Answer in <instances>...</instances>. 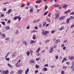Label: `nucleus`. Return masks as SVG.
Segmentation results:
<instances>
[{
    "mask_svg": "<svg viewBox=\"0 0 74 74\" xmlns=\"http://www.w3.org/2000/svg\"><path fill=\"white\" fill-rule=\"evenodd\" d=\"M42 34L44 36H46L48 34V32L47 31H42Z\"/></svg>",
    "mask_w": 74,
    "mask_h": 74,
    "instance_id": "obj_1",
    "label": "nucleus"
},
{
    "mask_svg": "<svg viewBox=\"0 0 74 74\" xmlns=\"http://www.w3.org/2000/svg\"><path fill=\"white\" fill-rule=\"evenodd\" d=\"M59 17V13H56L55 14V18L56 19H58Z\"/></svg>",
    "mask_w": 74,
    "mask_h": 74,
    "instance_id": "obj_2",
    "label": "nucleus"
},
{
    "mask_svg": "<svg viewBox=\"0 0 74 74\" xmlns=\"http://www.w3.org/2000/svg\"><path fill=\"white\" fill-rule=\"evenodd\" d=\"M53 47H51V48L49 50V52H50V53H52V52H53Z\"/></svg>",
    "mask_w": 74,
    "mask_h": 74,
    "instance_id": "obj_3",
    "label": "nucleus"
},
{
    "mask_svg": "<svg viewBox=\"0 0 74 74\" xmlns=\"http://www.w3.org/2000/svg\"><path fill=\"white\" fill-rule=\"evenodd\" d=\"M19 18H20V16H16L13 19L14 20H16L17 19H19Z\"/></svg>",
    "mask_w": 74,
    "mask_h": 74,
    "instance_id": "obj_4",
    "label": "nucleus"
},
{
    "mask_svg": "<svg viewBox=\"0 0 74 74\" xmlns=\"http://www.w3.org/2000/svg\"><path fill=\"white\" fill-rule=\"evenodd\" d=\"M22 70H21V69H20L18 71V74H21L22 73Z\"/></svg>",
    "mask_w": 74,
    "mask_h": 74,
    "instance_id": "obj_5",
    "label": "nucleus"
},
{
    "mask_svg": "<svg viewBox=\"0 0 74 74\" xmlns=\"http://www.w3.org/2000/svg\"><path fill=\"white\" fill-rule=\"evenodd\" d=\"M41 1H42L41 0H38L37 1H36V3H40Z\"/></svg>",
    "mask_w": 74,
    "mask_h": 74,
    "instance_id": "obj_6",
    "label": "nucleus"
},
{
    "mask_svg": "<svg viewBox=\"0 0 74 74\" xmlns=\"http://www.w3.org/2000/svg\"><path fill=\"white\" fill-rule=\"evenodd\" d=\"M16 52H14L12 55V57H14V56H16Z\"/></svg>",
    "mask_w": 74,
    "mask_h": 74,
    "instance_id": "obj_7",
    "label": "nucleus"
},
{
    "mask_svg": "<svg viewBox=\"0 0 74 74\" xmlns=\"http://www.w3.org/2000/svg\"><path fill=\"white\" fill-rule=\"evenodd\" d=\"M6 30H9V29H10V26H6Z\"/></svg>",
    "mask_w": 74,
    "mask_h": 74,
    "instance_id": "obj_8",
    "label": "nucleus"
},
{
    "mask_svg": "<svg viewBox=\"0 0 74 74\" xmlns=\"http://www.w3.org/2000/svg\"><path fill=\"white\" fill-rule=\"evenodd\" d=\"M67 7V5L66 4H65L62 6V8H66Z\"/></svg>",
    "mask_w": 74,
    "mask_h": 74,
    "instance_id": "obj_9",
    "label": "nucleus"
},
{
    "mask_svg": "<svg viewBox=\"0 0 74 74\" xmlns=\"http://www.w3.org/2000/svg\"><path fill=\"white\" fill-rule=\"evenodd\" d=\"M12 11V10H11V9H10L8 11V14H10L11 13V12Z\"/></svg>",
    "mask_w": 74,
    "mask_h": 74,
    "instance_id": "obj_10",
    "label": "nucleus"
},
{
    "mask_svg": "<svg viewBox=\"0 0 74 74\" xmlns=\"http://www.w3.org/2000/svg\"><path fill=\"white\" fill-rule=\"evenodd\" d=\"M40 47H39L38 48L36 51V53H38V52H39V51H40Z\"/></svg>",
    "mask_w": 74,
    "mask_h": 74,
    "instance_id": "obj_11",
    "label": "nucleus"
},
{
    "mask_svg": "<svg viewBox=\"0 0 74 74\" xmlns=\"http://www.w3.org/2000/svg\"><path fill=\"white\" fill-rule=\"evenodd\" d=\"M1 36H2L3 37L5 38V36H6L5 34L4 33L3 34L1 35Z\"/></svg>",
    "mask_w": 74,
    "mask_h": 74,
    "instance_id": "obj_12",
    "label": "nucleus"
},
{
    "mask_svg": "<svg viewBox=\"0 0 74 74\" xmlns=\"http://www.w3.org/2000/svg\"><path fill=\"white\" fill-rule=\"evenodd\" d=\"M54 7H59V5L58 4H55L53 5Z\"/></svg>",
    "mask_w": 74,
    "mask_h": 74,
    "instance_id": "obj_13",
    "label": "nucleus"
},
{
    "mask_svg": "<svg viewBox=\"0 0 74 74\" xmlns=\"http://www.w3.org/2000/svg\"><path fill=\"white\" fill-rule=\"evenodd\" d=\"M29 63L30 64L32 63H34V61L33 60H30L29 61Z\"/></svg>",
    "mask_w": 74,
    "mask_h": 74,
    "instance_id": "obj_14",
    "label": "nucleus"
},
{
    "mask_svg": "<svg viewBox=\"0 0 74 74\" xmlns=\"http://www.w3.org/2000/svg\"><path fill=\"white\" fill-rule=\"evenodd\" d=\"M29 69H27L26 71L25 72V74H27L28 72H29Z\"/></svg>",
    "mask_w": 74,
    "mask_h": 74,
    "instance_id": "obj_15",
    "label": "nucleus"
},
{
    "mask_svg": "<svg viewBox=\"0 0 74 74\" xmlns=\"http://www.w3.org/2000/svg\"><path fill=\"white\" fill-rule=\"evenodd\" d=\"M70 20V18H68L67 21H66V23H68L69 22V21Z\"/></svg>",
    "mask_w": 74,
    "mask_h": 74,
    "instance_id": "obj_16",
    "label": "nucleus"
},
{
    "mask_svg": "<svg viewBox=\"0 0 74 74\" xmlns=\"http://www.w3.org/2000/svg\"><path fill=\"white\" fill-rule=\"evenodd\" d=\"M32 38L33 40H35L36 38V36L35 35H33L32 36Z\"/></svg>",
    "mask_w": 74,
    "mask_h": 74,
    "instance_id": "obj_17",
    "label": "nucleus"
},
{
    "mask_svg": "<svg viewBox=\"0 0 74 74\" xmlns=\"http://www.w3.org/2000/svg\"><path fill=\"white\" fill-rule=\"evenodd\" d=\"M8 65L9 67H11V68H12V67H13V66H11L10 64H8Z\"/></svg>",
    "mask_w": 74,
    "mask_h": 74,
    "instance_id": "obj_18",
    "label": "nucleus"
},
{
    "mask_svg": "<svg viewBox=\"0 0 74 74\" xmlns=\"http://www.w3.org/2000/svg\"><path fill=\"white\" fill-rule=\"evenodd\" d=\"M35 67L36 69H38L39 68V67H40V66L37 64H36V65Z\"/></svg>",
    "mask_w": 74,
    "mask_h": 74,
    "instance_id": "obj_19",
    "label": "nucleus"
},
{
    "mask_svg": "<svg viewBox=\"0 0 74 74\" xmlns=\"http://www.w3.org/2000/svg\"><path fill=\"white\" fill-rule=\"evenodd\" d=\"M60 18L61 19V20H63L65 18V16L61 17Z\"/></svg>",
    "mask_w": 74,
    "mask_h": 74,
    "instance_id": "obj_20",
    "label": "nucleus"
},
{
    "mask_svg": "<svg viewBox=\"0 0 74 74\" xmlns=\"http://www.w3.org/2000/svg\"><path fill=\"white\" fill-rule=\"evenodd\" d=\"M48 13V11H47L44 14V15H46Z\"/></svg>",
    "mask_w": 74,
    "mask_h": 74,
    "instance_id": "obj_21",
    "label": "nucleus"
},
{
    "mask_svg": "<svg viewBox=\"0 0 74 74\" xmlns=\"http://www.w3.org/2000/svg\"><path fill=\"white\" fill-rule=\"evenodd\" d=\"M1 23L3 25H4V26L5 25V22L4 21H2L1 22Z\"/></svg>",
    "mask_w": 74,
    "mask_h": 74,
    "instance_id": "obj_22",
    "label": "nucleus"
},
{
    "mask_svg": "<svg viewBox=\"0 0 74 74\" xmlns=\"http://www.w3.org/2000/svg\"><path fill=\"white\" fill-rule=\"evenodd\" d=\"M23 43L25 45H27V43L26 42V41H24L23 42Z\"/></svg>",
    "mask_w": 74,
    "mask_h": 74,
    "instance_id": "obj_23",
    "label": "nucleus"
},
{
    "mask_svg": "<svg viewBox=\"0 0 74 74\" xmlns=\"http://www.w3.org/2000/svg\"><path fill=\"white\" fill-rule=\"evenodd\" d=\"M43 69L45 70L44 71H47V68H44Z\"/></svg>",
    "mask_w": 74,
    "mask_h": 74,
    "instance_id": "obj_24",
    "label": "nucleus"
},
{
    "mask_svg": "<svg viewBox=\"0 0 74 74\" xmlns=\"http://www.w3.org/2000/svg\"><path fill=\"white\" fill-rule=\"evenodd\" d=\"M43 26H45V25H46V24H47V23L46 22H44L43 23Z\"/></svg>",
    "mask_w": 74,
    "mask_h": 74,
    "instance_id": "obj_25",
    "label": "nucleus"
},
{
    "mask_svg": "<svg viewBox=\"0 0 74 74\" xmlns=\"http://www.w3.org/2000/svg\"><path fill=\"white\" fill-rule=\"evenodd\" d=\"M24 6H25V3H23L21 5V7H23Z\"/></svg>",
    "mask_w": 74,
    "mask_h": 74,
    "instance_id": "obj_26",
    "label": "nucleus"
},
{
    "mask_svg": "<svg viewBox=\"0 0 74 74\" xmlns=\"http://www.w3.org/2000/svg\"><path fill=\"white\" fill-rule=\"evenodd\" d=\"M9 71H8V70H7L6 71H5V74H8V73Z\"/></svg>",
    "mask_w": 74,
    "mask_h": 74,
    "instance_id": "obj_27",
    "label": "nucleus"
},
{
    "mask_svg": "<svg viewBox=\"0 0 74 74\" xmlns=\"http://www.w3.org/2000/svg\"><path fill=\"white\" fill-rule=\"evenodd\" d=\"M73 58H72V57H70V56L69 57V59L70 60H73Z\"/></svg>",
    "mask_w": 74,
    "mask_h": 74,
    "instance_id": "obj_28",
    "label": "nucleus"
},
{
    "mask_svg": "<svg viewBox=\"0 0 74 74\" xmlns=\"http://www.w3.org/2000/svg\"><path fill=\"white\" fill-rule=\"evenodd\" d=\"M70 12V10H68V11L65 12H64V13L67 14V12Z\"/></svg>",
    "mask_w": 74,
    "mask_h": 74,
    "instance_id": "obj_29",
    "label": "nucleus"
},
{
    "mask_svg": "<svg viewBox=\"0 0 74 74\" xmlns=\"http://www.w3.org/2000/svg\"><path fill=\"white\" fill-rule=\"evenodd\" d=\"M27 55L28 56H29V55H30V53L29 52L27 51Z\"/></svg>",
    "mask_w": 74,
    "mask_h": 74,
    "instance_id": "obj_30",
    "label": "nucleus"
},
{
    "mask_svg": "<svg viewBox=\"0 0 74 74\" xmlns=\"http://www.w3.org/2000/svg\"><path fill=\"white\" fill-rule=\"evenodd\" d=\"M63 68L64 69H67V66H63Z\"/></svg>",
    "mask_w": 74,
    "mask_h": 74,
    "instance_id": "obj_31",
    "label": "nucleus"
},
{
    "mask_svg": "<svg viewBox=\"0 0 74 74\" xmlns=\"http://www.w3.org/2000/svg\"><path fill=\"white\" fill-rule=\"evenodd\" d=\"M34 40H31L30 41V43L31 44H33V43L34 42Z\"/></svg>",
    "mask_w": 74,
    "mask_h": 74,
    "instance_id": "obj_32",
    "label": "nucleus"
},
{
    "mask_svg": "<svg viewBox=\"0 0 74 74\" xmlns=\"http://www.w3.org/2000/svg\"><path fill=\"white\" fill-rule=\"evenodd\" d=\"M44 67H48V64H46L44 66Z\"/></svg>",
    "mask_w": 74,
    "mask_h": 74,
    "instance_id": "obj_33",
    "label": "nucleus"
},
{
    "mask_svg": "<svg viewBox=\"0 0 74 74\" xmlns=\"http://www.w3.org/2000/svg\"><path fill=\"white\" fill-rule=\"evenodd\" d=\"M5 60H7V61H9V60H10V59L8 58H5Z\"/></svg>",
    "mask_w": 74,
    "mask_h": 74,
    "instance_id": "obj_34",
    "label": "nucleus"
},
{
    "mask_svg": "<svg viewBox=\"0 0 74 74\" xmlns=\"http://www.w3.org/2000/svg\"><path fill=\"white\" fill-rule=\"evenodd\" d=\"M19 33V31H16V32L15 33L16 34H18V33Z\"/></svg>",
    "mask_w": 74,
    "mask_h": 74,
    "instance_id": "obj_35",
    "label": "nucleus"
},
{
    "mask_svg": "<svg viewBox=\"0 0 74 74\" xmlns=\"http://www.w3.org/2000/svg\"><path fill=\"white\" fill-rule=\"evenodd\" d=\"M3 10L4 11H5L7 10V9L6 8H3Z\"/></svg>",
    "mask_w": 74,
    "mask_h": 74,
    "instance_id": "obj_36",
    "label": "nucleus"
},
{
    "mask_svg": "<svg viewBox=\"0 0 74 74\" xmlns=\"http://www.w3.org/2000/svg\"><path fill=\"white\" fill-rule=\"evenodd\" d=\"M2 73L3 74H5V71H2Z\"/></svg>",
    "mask_w": 74,
    "mask_h": 74,
    "instance_id": "obj_37",
    "label": "nucleus"
},
{
    "mask_svg": "<svg viewBox=\"0 0 74 74\" xmlns=\"http://www.w3.org/2000/svg\"><path fill=\"white\" fill-rule=\"evenodd\" d=\"M33 9H31L30 10V12H33Z\"/></svg>",
    "mask_w": 74,
    "mask_h": 74,
    "instance_id": "obj_38",
    "label": "nucleus"
},
{
    "mask_svg": "<svg viewBox=\"0 0 74 74\" xmlns=\"http://www.w3.org/2000/svg\"><path fill=\"white\" fill-rule=\"evenodd\" d=\"M47 22H51V20H50V19H47Z\"/></svg>",
    "mask_w": 74,
    "mask_h": 74,
    "instance_id": "obj_39",
    "label": "nucleus"
},
{
    "mask_svg": "<svg viewBox=\"0 0 74 74\" xmlns=\"http://www.w3.org/2000/svg\"><path fill=\"white\" fill-rule=\"evenodd\" d=\"M47 5H46L45 6V10H46L47 9Z\"/></svg>",
    "mask_w": 74,
    "mask_h": 74,
    "instance_id": "obj_40",
    "label": "nucleus"
},
{
    "mask_svg": "<svg viewBox=\"0 0 74 74\" xmlns=\"http://www.w3.org/2000/svg\"><path fill=\"white\" fill-rule=\"evenodd\" d=\"M38 70H36L35 71V73H38Z\"/></svg>",
    "mask_w": 74,
    "mask_h": 74,
    "instance_id": "obj_41",
    "label": "nucleus"
},
{
    "mask_svg": "<svg viewBox=\"0 0 74 74\" xmlns=\"http://www.w3.org/2000/svg\"><path fill=\"white\" fill-rule=\"evenodd\" d=\"M49 40H47L45 42V44H47V42H49Z\"/></svg>",
    "mask_w": 74,
    "mask_h": 74,
    "instance_id": "obj_42",
    "label": "nucleus"
},
{
    "mask_svg": "<svg viewBox=\"0 0 74 74\" xmlns=\"http://www.w3.org/2000/svg\"><path fill=\"white\" fill-rule=\"evenodd\" d=\"M34 29H38V27H37V26H36V27H34Z\"/></svg>",
    "mask_w": 74,
    "mask_h": 74,
    "instance_id": "obj_43",
    "label": "nucleus"
},
{
    "mask_svg": "<svg viewBox=\"0 0 74 74\" xmlns=\"http://www.w3.org/2000/svg\"><path fill=\"white\" fill-rule=\"evenodd\" d=\"M56 59H58V56L57 55L56 57Z\"/></svg>",
    "mask_w": 74,
    "mask_h": 74,
    "instance_id": "obj_44",
    "label": "nucleus"
},
{
    "mask_svg": "<svg viewBox=\"0 0 74 74\" xmlns=\"http://www.w3.org/2000/svg\"><path fill=\"white\" fill-rule=\"evenodd\" d=\"M64 71H61V74H64Z\"/></svg>",
    "mask_w": 74,
    "mask_h": 74,
    "instance_id": "obj_45",
    "label": "nucleus"
},
{
    "mask_svg": "<svg viewBox=\"0 0 74 74\" xmlns=\"http://www.w3.org/2000/svg\"><path fill=\"white\" fill-rule=\"evenodd\" d=\"M70 18L72 19H74V17L71 16L70 17Z\"/></svg>",
    "mask_w": 74,
    "mask_h": 74,
    "instance_id": "obj_46",
    "label": "nucleus"
},
{
    "mask_svg": "<svg viewBox=\"0 0 74 74\" xmlns=\"http://www.w3.org/2000/svg\"><path fill=\"white\" fill-rule=\"evenodd\" d=\"M54 33H55V31L53 30L51 31V33L52 34Z\"/></svg>",
    "mask_w": 74,
    "mask_h": 74,
    "instance_id": "obj_47",
    "label": "nucleus"
},
{
    "mask_svg": "<svg viewBox=\"0 0 74 74\" xmlns=\"http://www.w3.org/2000/svg\"><path fill=\"white\" fill-rule=\"evenodd\" d=\"M21 19H22V17H19V19H18V21H21Z\"/></svg>",
    "mask_w": 74,
    "mask_h": 74,
    "instance_id": "obj_48",
    "label": "nucleus"
},
{
    "mask_svg": "<svg viewBox=\"0 0 74 74\" xmlns=\"http://www.w3.org/2000/svg\"><path fill=\"white\" fill-rule=\"evenodd\" d=\"M14 72V71H12L10 73V74H13Z\"/></svg>",
    "mask_w": 74,
    "mask_h": 74,
    "instance_id": "obj_49",
    "label": "nucleus"
},
{
    "mask_svg": "<svg viewBox=\"0 0 74 74\" xmlns=\"http://www.w3.org/2000/svg\"><path fill=\"white\" fill-rule=\"evenodd\" d=\"M66 58H65V57L63 59V60H66Z\"/></svg>",
    "mask_w": 74,
    "mask_h": 74,
    "instance_id": "obj_50",
    "label": "nucleus"
},
{
    "mask_svg": "<svg viewBox=\"0 0 74 74\" xmlns=\"http://www.w3.org/2000/svg\"><path fill=\"white\" fill-rule=\"evenodd\" d=\"M58 40H56L55 41V43L56 44H58Z\"/></svg>",
    "mask_w": 74,
    "mask_h": 74,
    "instance_id": "obj_51",
    "label": "nucleus"
},
{
    "mask_svg": "<svg viewBox=\"0 0 74 74\" xmlns=\"http://www.w3.org/2000/svg\"><path fill=\"white\" fill-rule=\"evenodd\" d=\"M69 62H66V64H67L68 65H69Z\"/></svg>",
    "mask_w": 74,
    "mask_h": 74,
    "instance_id": "obj_52",
    "label": "nucleus"
},
{
    "mask_svg": "<svg viewBox=\"0 0 74 74\" xmlns=\"http://www.w3.org/2000/svg\"><path fill=\"white\" fill-rule=\"evenodd\" d=\"M8 23H10V20H9L8 21Z\"/></svg>",
    "mask_w": 74,
    "mask_h": 74,
    "instance_id": "obj_53",
    "label": "nucleus"
},
{
    "mask_svg": "<svg viewBox=\"0 0 74 74\" xmlns=\"http://www.w3.org/2000/svg\"><path fill=\"white\" fill-rule=\"evenodd\" d=\"M61 30H63V29H64V27H62L61 28Z\"/></svg>",
    "mask_w": 74,
    "mask_h": 74,
    "instance_id": "obj_54",
    "label": "nucleus"
},
{
    "mask_svg": "<svg viewBox=\"0 0 74 74\" xmlns=\"http://www.w3.org/2000/svg\"><path fill=\"white\" fill-rule=\"evenodd\" d=\"M36 60H40V58H37V59H36Z\"/></svg>",
    "mask_w": 74,
    "mask_h": 74,
    "instance_id": "obj_55",
    "label": "nucleus"
},
{
    "mask_svg": "<svg viewBox=\"0 0 74 74\" xmlns=\"http://www.w3.org/2000/svg\"><path fill=\"white\" fill-rule=\"evenodd\" d=\"M71 15H74V12H71Z\"/></svg>",
    "mask_w": 74,
    "mask_h": 74,
    "instance_id": "obj_56",
    "label": "nucleus"
},
{
    "mask_svg": "<svg viewBox=\"0 0 74 74\" xmlns=\"http://www.w3.org/2000/svg\"><path fill=\"white\" fill-rule=\"evenodd\" d=\"M27 5H29V4H30V2L27 3Z\"/></svg>",
    "mask_w": 74,
    "mask_h": 74,
    "instance_id": "obj_57",
    "label": "nucleus"
},
{
    "mask_svg": "<svg viewBox=\"0 0 74 74\" xmlns=\"http://www.w3.org/2000/svg\"><path fill=\"white\" fill-rule=\"evenodd\" d=\"M37 32V31H35L34 30H33V31H32L31 32H32V33H33L34 32Z\"/></svg>",
    "mask_w": 74,
    "mask_h": 74,
    "instance_id": "obj_58",
    "label": "nucleus"
},
{
    "mask_svg": "<svg viewBox=\"0 0 74 74\" xmlns=\"http://www.w3.org/2000/svg\"><path fill=\"white\" fill-rule=\"evenodd\" d=\"M64 44H63L61 45L62 47H64Z\"/></svg>",
    "mask_w": 74,
    "mask_h": 74,
    "instance_id": "obj_59",
    "label": "nucleus"
},
{
    "mask_svg": "<svg viewBox=\"0 0 74 74\" xmlns=\"http://www.w3.org/2000/svg\"><path fill=\"white\" fill-rule=\"evenodd\" d=\"M58 30H59V31H61V30H62V29L61 28H59Z\"/></svg>",
    "mask_w": 74,
    "mask_h": 74,
    "instance_id": "obj_60",
    "label": "nucleus"
},
{
    "mask_svg": "<svg viewBox=\"0 0 74 74\" xmlns=\"http://www.w3.org/2000/svg\"><path fill=\"white\" fill-rule=\"evenodd\" d=\"M50 2H53V0H49Z\"/></svg>",
    "mask_w": 74,
    "mask_h": 74,
    "instance_id": "obj_61",
    "label": "nucleus"
},
{
    "mask_svg": "<svg viewBox=\"0 0 74 74\" xmlns=\"http://www.w3.org/2000/svg\"><path fill=\"white\" fill-rule=\"evenodd\" d=\"M65 49H66V47H63V49L64 50H65Z\"/></svg>",
    "mask_w": 74,
    "mask_h": 74,
    "instance_id": "obj_62",
    "label": "nucleus"
},
{
    "mask_svg": "<svg viewBox=\"0 0 74 74\" xmlns=\"http://www.w3.org/2000/svg\"><path fill=\"white\" fill-rule=\"evenodd\" d=\"M9 39H10V38H6L5 40H9Z\"/></svg>",
    "mask_w": 74,
    "mask_h": 74,
    "instance_id": "obj_63",
    "label": "nucleus"
},
{
    "mask_svg": "<svg viewBox=\"0 0 74 74\" xmlns=\"http://www.w3.org/2000/svg\"><path fill=\"white\" fill-rule=\"evenodd\" d=\"M40 55V54L39 53L37 54L36 55H37V56H39Z\"/></svg>",
    "mask_w": 74,
    "mask_h": 74,
    "instance_id": "obj_64",
    "label": "nucleus"
}]
</instances>
